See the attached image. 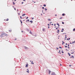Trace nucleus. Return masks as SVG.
<instances>
[{
    "instance_id": "obj_1",
    "label": "nucleus",
    "mask_w": 75,
    "mask_h": 75,
    "mask_svg": "<svg viewBox=\"0 0 75 75\" xmlns=\"http://www.w3.org/2000/svg\"><path fill=\"white\" fill-rule=\"evenodd\" d=\"M1 37H4V33H1V35H0Z\"/></svg>"
},
{
    "instance_id": "obj_2",
    "label": "nucleus",
    "mask_w": 75,
    "mask_h": 75,
    "mask_svg": "<svg viewBox=\"0 0 75 75\" xmlns=\"http://www.w3.org/2000/svg\"><path fill=\"white\" fill-rule=\"evenodd\" d=\"M7 35H8L7 34L4 33V36H5V37H7Z\"/></svg>"
},
{
    "instance_id": "obj_3",
    "label": "nucleus",
    "mask_w": 75,
    "mask_h": 75,
    "mask_svg": "<svg viewBox=\"0 0 75 75\" xmlns=\"http://www.w3.org/2000/svg\"><path fill=\"white\" fill-rule=\"evenodd\" d=\"M57 25H58V28H59V23H57Z\"/></svg>"
},
{
    "instance_id": "obj_4",
    "label": "nucleus",
    "mask_w": 75,
    "mask_h": 75,
    "mask_svg": "<svg viewBox=\"0 0 75 75\" xmlns=\"http://www.w3.org/2000/svg\"><path fill=\"white\" fill-rule=\"evenodd\" d=\"M26 31H30V30H28V28H26Z\"/></svg>"
},
{
    "instance_id": "obj_5",
    "label": "nucleus",
    "mask_w": 75,
    "mask_h": 75,
    "mask_svg": "<svg viewBox=\"0 0 75 75\" xmlns=\"http://www.w3.org/2000/svg\"><path fill=\"white\" fill-rule=\"evenodd\" d=\"M28 64H26L25 67H28Z\"/></svg>"
},
{
    "instance_id": "obj_6",
    "label": "nucleus",
    "mask_w": 75,
    "mask_h": 75,
    "mask_svg": "<svg viewBox=\"0 0 75 75\" xmlns=\"http://www.w3.org/2000/svg\"><path fill=\"white\" fill-rule=\"evenodd\" d=\"M68 54L69 55V56H71V54H70L69 53H68Z\"/></svg>"
},
{
    "instance_id": "obj_7",
    "label": "nucleus",
    "mask_w": 75,
    "mask_h": 75,
    "mask_svg": "<svg viewBox=\"0 0 75 75\" xmlns=\"http://www.w3.org/2000/svg\"><path fill=\"white\" fill-rule=\"evenodd\" d=\"M51 73V71H50V70H49V74H50Z\"/></svg>"
},
{
    "instance_id": "obj_8",
    "label": "nucleus",
    "mask_w": 75,
    "mask_h": 75,
    "mask_svg": "<svg viewBox=\"0 0 75 75\" xmlns=\"http://www.w3.org/2000/svg\"><path fill=\"white\" fill-rule=\"evenodd\" d=\"M25 49H28V47H27L25 46Z\"/></svg>"
},
{
    "instance_id": "obj_9",
    "label": "nucleus",
    "mask_w": 75,
    "mask_h": 75,
    "mask_svg": "<svg viewBox=\"0 0 75 75\" xmlns=\"http://www.w3.org/2000/svg\"><path fill=\"white\" fill-rule=\"evenodd\" d=\"M42 30L43 31H45V29L43 28Z\"/></svg>"
},
{
    "instance_id": "obj_10",
    "label": "nucleus",
    "mask_w": 75,
    "mask_h": 75,
    "mask_svg": "<svg viewBox=\"0 0 75 75\" xmlns=\"http://www.w3.org/2000/svg\"><path fill=\"white\" fill-rule=\"evenodd\" d=\"M30 23H33V21H30Z\"/></svg>"
},
{
    "instance_id": "obj_11",
    "label": "nucleus",
    "mask_w": 75,
    "mask_h": 75,
    "mask_svg": "<svg viewBox=\"0 0 75 75\" xmlns=\"http://www.w3.org/2000/svg\"><path fill=\"white\" fill-rule=\"evenodd\" d=\"M25 14H24L22 15V16H25Z\"/></svg>"
},
{
    "instance_id": "obj_12",
    "label": "nucleus",
    "mask_w": 75,
    "mask_h": 75,
    "mask_svg": "<svg viewBox=\"0 0 75 75\" xmlns=\"http://www.w3.org/2000/svg\"><path fill=\"white\" fill-rule=\"evenodd\" d=\"M27 72L29 73V70H28V71H26Z\"/></svg>"
},
{
    "instance_id": "obj_13",
    "label": "nucleus",
    "mask_w": 75,
    "mask_h": 75,
    "mask_svg": "<svg viewBox=\"0 0 75 75\" xmlns=\"http://www.w3.org/2000/svg\"><path fill=\"white\" fill-rule=\"evenodd\" d=\"M31 64H34V63H33V61H32Z\"/></svg>"
},
{
    "instance_id": "obj_14",
    "label": "nucleus",
    "mask_w": 75,
    "mask_h": 75,
    "mask_svg": "<svg viewBox=\"0 0 75 75\" xmlns=\"http://www.w3.org/2000/svg\"><path fill=\"white\" fill-rule=\"evenodd\" d=\"M29 33L30 34H32V33L31 32V30H30V32H29Z\"/></svg>"
},
{
    "instance_id": "obj_15",
    "label": "nucleus",
    "mask_w": 75,
    "mask_h": 75,
    "mask_svg": "<svg viewBox=\"0 0 75 75\" xmlns=\"http://www.w3.org/2000/svg\"><path fill=\"white\" fill-rule=\"evenodd\" d=\"M65 15V14L64 13H63L62 14V16H64V15Z\"/></svg>"
},
{
    "instance_id": "obj_16",
    "label": "nucleus",
    "mask_w": 75,
    "mask_h": 75,
    "mask_svg": "<svg viewBox=\"0 0 75 75\" xmlns=\"http://www.w3.org/2000/svg\"><path fill=\"white\" fill-rule=\"evenodd\" d=\"M57 31H58L57 32V33H58V32H59V30H58Z\"/></svg>"
},
{
    "instance_id": "obj_17",
    "label": "nucleus",
    "mask_w": 75,
    "mask_h": 75,
    "mask_svg": "<svg viewBox=\"0 0 75 75\" xmlns=\"http://www.w3.org/2000/svg\"><path fill=\"white\" fill-rule=\"evenodd\" d=\"M75 42V41H74L73 42L72 44H74V43Z\"/></svg>"
},
{
    "instance_id": "obj_18",
    "label": "nucleus",
    "mask_w": 75,
    "mask_h": 75,
    "mask_svg": "<svg viewBox=\"0 0 75 75\" xmlns=\"http://www.w3.org/2000/svg\"><path fill=\"white\" fill-rule=\"evenodd\" d=\"M67 38V35H65V38L66 39Z\"/></svg>"
},
{
    "instance_id": "obj_19",
    "label": "nucleus",
    "mask_w": 75,
    "mask_h": 75,
    "mask_svg": "<svg viewBox=\"0 0 75 75\" xmlns=\"http://www.w3.org/2000/svg\"><path fill=\"white\" fill-rule=\"evenodd\" d=\"M73 31H75V28H74L73 29Z\"/></svg>"
},
{
    "instance_id": "obj_20",
    "label": "nucleus",
    "mask_w": 75,
    "mask_h": 75,
    "mask_svg": "<svg viewBox=\"0 0 75 75\" xmlns=\"http://www.w3.org/2000/svg\"><path fill=\"white\" fill-rule=\"evenodd\" d=\"M75 52H73L71 53V54H73Z\"/></svg>"
},
{
    "instance_id": "obj_21",
    "label": "nucleus",
    "mask_w": 75,
    "mask_h": 75,
    "mask_svg": "<svg viewBox=\"0 0 75 75\" xmlns=\"http://www.w3.org/2000/svg\"><path fill=\"white\" fill-rule=\"evenodd\" d=\"M20 21L21 22V24H22V23H23V22H22V21H21V20H20Z\"/></svg>"
},
{
    "instance_id": "obj_22",
    "label": "nucleus",
    "mask_w": 75,
    "mask_h": 75,
    "mask_svg": "<svg viewBox=\"0 0 75 75\" xmlns=\"http://www.w3.org/2000/svg\"><path fill=\"white\" fill-rule=\"evenodd\" d=\"M44 7H46V5H45V4H44Z\"/></svg>"
},
{
    "instance_id": "obj_23",
    "label": "nucleus",
    "mask_w": 75,
    "mask_h": 75,
    "mask_svg": "<svg viewBox=\"0 0 75 75\" xmlns=\"http://www.w3.org/2000/svg\"><path fill=\"white\" fill-rule=\"evenodd\" d=\"M62 23L63 24H64V22H62Z\"/></svg>"
},
{
    "instance_id": "obj_24",
    "label": "nucleus",
    "mask_w": 75,
    "mask_h": 75,
    "mask_svg": "<svg viewBox=\"0 0 75 75\" xmlns=\"http://www.w3.org/2000/svg\"><path fill=\"white\" fill-rule=\"evenodd\" d=\"M72 57L73 58H74V57L73 56H72Z\"/></svg>"
},
{
    "instance_id": "obj_25",
    "label": "nucleus",
    "mask_w": 75,
    "mask_h": 75,
    "mask_svg": "<svg viewBox=\"0 0 75 75\" xmlns=\"http://www.w3.org/2000/svg\"><path fill=\"white\" fill-rule=\"evenodd\" d=\"M13 5H14V4H15V3H14V2H13Z\"/></svg>"
},
{
    "instance_id": "obj_26",
    "label": "nucleus",
    "mask_w": 75,
    "mask_h": 75,
    "mask_svg": "<svg viewBox=\"0 0 75 75\" xmlns=\"http://www.w3.org/2000/svg\"><path fill=\"white\" fill-rule=\"evenodd\" d=\"M65 47L66 48H67V47H68V46H66L65 45Z\"/></svg>"
},
{
    "instance_id": "obj_27",
    "label": "nucleus",
    "mask_w": 75,
    "mask_h": 75,
    "mask_svg": "<svg viewBox=\"0 0 75 75\" xmlns=\"http://www.w3.org/2000/svg\"><path fill=\"white\" fill-rule=\"evenodd\" d=\"M28 17H27L26 18V19H28Z\"/></svg>"
},
{
    "instance_id": "obj_28",
    "label": "nucleus",
    "mask_w": 75,
    "mask_h": 75,
    "mask_svg": "<svg viewBox=\"0 0 75 75\" xmlns=\"http://www.w3.org/2000/svg\"><path fill=\"white\" fill-rule=\"evenodd\" d=\"M59 48H60L61 49H62V47H59Z\"/></svg>"
},
{
    "instance_id": "obj_29",
    "label": "nucleus",
    "mask_w": 75,
    "mask_h": 75,
    "mask_svg": "<svg viewBox=\"0 0 75 75\" xmlns=\"http://www.w3.org/2000/svg\"><path fill=\"white\" fill-rule=\"evenodd\" d=\"M9 32H11V30H9Z\"/></svg>"
},
{
    "instance_id": "obj_30",
    "label": "nucleus",
    "mask_w": 75,
    "mask_h": 75,
    "mask_svg": "<svg viewBox=\"0 0 75 75\" xmlns=\"http://www.w3.org/2000/svg\"><path fill=\"white\" fill-rule=\"evenodd\" d=\"M27 21H28L29 22V21H30V20L29 19L27 20Z\"/></svg>"
},
{
    "instance_id": "obj_31",
    "label": "nucleus",
    "mask_w": 75,
    "mask_h": 75,
    "mask_svg": "<svg viewBox=\"0 0 75 75\" xmlns=\"http://www.w3.org/2000/svg\"><path fill=\"white\" fill-rule=\"evenodd\" d=\"M62 43H63L64 44V43H65V42H64V41H62Z\"/></svg>"
},
{
    "instance_id": "obj_32",
    "label": "nucleus",
    "mask_w": 75,
    "mask_h": 75,
    "mask_svg": "<svg viewBox=\"0 0 75 75\" xmlns=\"http://www.w3.org/2000/svg\"><path fill=\"white\" fill-rule=\"evenodd\" d=\"M8 20H9L8 19H7L6 20V21H8Z\"/></svg>"
},
{
    "instance_id": "obj_33",
    "label": "nucleus",
    "mask_w": 75,
    "mask_h": 75,
    "mask_svg": "<svg viewBox=\"0 0 75 75\" xmlns=\"http://www.w3.org/2000/svg\"><path fill=\"white\" fill-rule=\"evenodd\" d=\"M17 11H19V10H18V9H17Z\"/></svg>"
},
{
    "instance_id": "obj_34",
    "label": "nucleus",
    "mask_w": 75,
    "mask_h": 75,
    "mask_svg": "<svg viewBox=\"0 0 75 75\" xmlns=\"http://www.w3.org/2000/svg\"><path fill=\"white\" fill-rule=\"evenodd\" d=\"M56 49L57 50H58V47H57Z\"/></svg>"
},
{
    "instance_id": "obj_35",
    "label": "nucleus",
    "mask_w": 75,
    "mask_h": 75,
    "mask_svg": "<svg viewBox=\"0 0 75 75\" xmlns=\"http://www.w3.org/2000/svg\"><path fill=\"white\" fill-rule=\"evenodd\" d=\"M62 53L63 54H64V52H63V51H62Z\"/></svg>"
},
{
    "instance_id": "obj_36",
    "label": "nucleus",
    "mask_w": 75,
    "mask_h": 75,
    "mask_svg": "<svg viewBox=\"0 0 75 75\" xmlns=\"http://www.w3.org/2000/svg\"><path fill=\"white\" fill-rule=\"evenodd\" d=\"M42 9H44V7H42Z\"/></svg>"
},
{
    "instance_id": "obj_37",
    "label": "nucleus",
    "mask_w": 75,
    "mask_h": 75,
    "mask_svg": "<svg viewBox=\"0 0 75 75\" xmlns=\"http://www.w3.org/2000/svg\"><path fill=\"white\" fill-rule=\"evenodd\" d=\"M45 10H47V9H46V8H45Z\"/></svg>"
},
{
    "instance_id": "obj_38",
    "label": "nucleus",
    "mask_w": 75,
    "mask_h": 75,
    "mask_svg": "<svg viewBox=\"0 0 75 75\" xmlns=\"http://www.w3.org/2000/svg\"><path fill=\"white\" fill-rule=\"evenodd\" d=\"M20 18L21 19H22V17H21V16H20Z\"/></svg>"
},
{
    "instance_id": "obj_39",
    "label": "nucleus",
    "mask_w": 75,
    "mask_h": 75,
    "mask_svg": "<svg viewBox=\"0 0 75 75\" xmlns=\"http://www.w3.org/2000/svg\"><path fill=\"white\" fill-rule=\"evenodd\" d=\"M48 21H50V19H48Z\"/></svg>"
},
{
    "instance_id": "obj_40",
    "label": "nucleus",
    "mask_w": 75,
    "mask_h": 75,
    "mask_svg": "<svg viewBox=\"0 0 75 75\" xmlns=\"http://www.w3.org/2000/svg\"><path fill=\"white\" fill-rule=\"evenodd\" d=\"M62 30H63V31H64V29L62 28Z\"/></svg>"
},
{
    "instance_id": "obj_41",
    "label": "nucleus",
    "mask_w": 75,
    "mask_h": 75,
    "mask_svg": "<svg viewBox=\"0 0 75 75\" xmlns=\"http://www.w3.org/2000/svg\"><path fill=\"white\" fill-rule=\"evenodd\" d=\"M23 3H24V2H22V3H21V4H23Z\"/></svg>"
},
{
    "instance_id": "obj_42",
    "label": "nucleus",
    "mask_w": 75,
    "mask_h": 75,
    "mask_svg": "<svg viewBox=\"0 0 75 75\" xmlns=\"http://www.w3.org/2000/svg\"><path fill=\"white\" fill-rule=\"evenodd\" d=\"M33 19H34V18H32V20H33Z\"/></svg>"
},
{
    "instance_id": "obj_43",
    "label": "nucleus",
    "mask_w": 75,
    "mask_h": 75,
    "mask_svg": "<svg viewBox=\"0 0 75 75\" xmlns=\"http://www.w3.org/2000/svg\"><path fill=\"white\" fill-rule=\"evenodd\" d=\"M56 30H58V28H56Z\"/></svg>"
},
{
    "instance_id": "obj_44",
    "label": "nucleus",
    "mask_w": 75,
    "mask_h": 75,
    "mask_svg": "<svg viewBox=\"0 0 75 75\" xmlns=\"http://www.w3.org/2000/svg\"><path fill=\"white\" fill-rule=\"evenodd\" d=\"M14 10H16V9L15 8H14Z\"/></svg>"
},
{
    "instance_id": "obj_45",
    "label": "nucleus",
    "mask_w": 75,
    "mask_h": 75,
    "mask_svg": "<svg viewBox=\"0 0 75 75\" xmlns=\"http://www.w3.org/2000/svg\"><path fill=\"white\" fill-rule=\"evenodd\" d=\"M67 44H67V43H66V45H67Z\"/></svg>"
},
{
    "instance_id": "obj_46",
    "label": "nucleus",
    "mask_w": 75,
    "mask_h": 75,
    "mask_svg": "<svg viewBox=\"0 0 75 75\" xmlns=\"http://www.w3.org/2000/svg\"><path fill=\"white\" fill-rule=\"evenodd\" d=\"M59 19H62V17H61V18H59Z\"/></svg>"
},
{
    "instance_id": "obj_47",
    "label": "nucleus",
    "mask_w": 75,
    "mask_h": 75,
    "mask_svg": "<svg viewBox=\"0 0 75 75\" xmlns=\"http://www.w3.org/2000/svg\"><path fill=\"white\" fill-rule=\"evenodd\" d=\"M48 28H50V26H48Z\"/></svg>"
},
{
    "instance_id": "obj_48",
    "label": "nucleus",
    "mask_w": 75,
    "mask_h": 75,
    "mask_svg": "<svg viewBox=\"0 0 75 75\" xmlns=\"http://www.w3.org/2000/svg\"><path fill=\"white\" fill-rule=\"evenodd\" d=\"M68 40H70V38H69Z\"/></svg>"
},
{
    "instance_id": "obj_49",
    "label": "nucleus",
    "mask_w": 75,
    "mask_h": 75,
    "mask_svg": "<svg viewBox=\"0 0 75 75\" xmlns=\"http://www.w3.org/2000/svg\"><path fill=\"white\" fill-rule=\"evenodd\" d=\"M58 53H59V54H61V52H58Z\"/></svg>"
},
{
    "instance_id": "obj_50",
    "label": "nucleus",
    "mask_w": 75,
    "mask_h": 75,
    "mask_svg": "<svg viewBox=\"0 0 75 75\" xmlns=\"http://www.w3.org/2000/svg\"><path fill=\"white\" fill-rule=\"evenodd\" d=\"M55 16H57V14H55Z\"/></svg>"
},
{
    "instance_id": "obj_51",
    "label": "nucleus",
    "mask_w": 75,
    "mask_h": 75,
    "mask_svg": "<svg viewBox=\"0 0 75 75\" xmlns=\"http://www.w3.org/2000/svg\"><path fill=\"white\" fill-rule=\"evenodd\" d=\"M48 25L49 26H50V24H48Z\"/></svg>"
},
{
    "instance_id": "obj_52",
    "label": "nucleus",
    "mask_w": 75,
    "mask_h": 75,
    "mask_svg": "<svg viewBox=\"0 0 75 75\" xmlns=\"http://www.w3.org/2000/svg\"><path fill=\"white\" fill-rule=\"evenodd\" d=\"M18 15H20V13H18Z\"/></svg>"
},
{
    "instance_id": "obj_53",
    "label": "nucleus",
    "mask_w": 75,
    "mask_h": 75,
    "mask_svg": "<svg viewBox=\"0 0 75 75\" xmlns=\"http://www.w3.org/2000/svg\"><path fill=\"white\" fill-rule=\"evenodd\" d=\"M70 44H72V43L70 42Z\"/></svg>"
},
{
    "instance_id": "obj_54",
    "label": "nucleus",
    "mask_w": 75,
    "mask_h": 75,
    "mask_svg": "<svg viewBox=\"0 0 75 75\" xmlns=\"http://www.w3.org/2000/svg\"><path fill=\"white\" fill-rule=\"evenodd\" d=\"M54 26H55V25H56V24H54Z\"/></svg>"
},
{
    "instance_id": "obj_55",
    "label": "nucleus",
    "mask_w": 75,
    "mask_h": 75,
    "mask_svg": "<svg viewBox=\"0 0 75 75\" xmlns=\"http://www.w3.org/2000/svg\"><path fill=\"white\" fill-rule=\"evenodd\" d=\"M67 40H69L68 39V38L67 39Z\"/></svg>"
},
{
    "instance_id": "obj_56",
    "label": "nucleus",
    "mask_w": 75,
    "mask_h": 75,
    "mask_svg": "<svg viewBox=\"0 0 75 75\" xmlns=\"http://www.w3.org/2000/svg\"><path fill=\"white\" fill-rule=\"evenodd\" d=\"M69 67H71V65H69Z\"/></svg>"
},
{
    "instance_id": "obj_57",
    "label": "nucleus",
    "mask_w": 75,
    "mask_h": 75,
    "mask_svg": "<svg viewBox=\"0 0 75 75\" xmlns=\"http://www.w3.org/2000/svg\"><path fill=\"white\" fill-rule=\"evenodd\" d=\"M61 32H63V30H61Z\"/></svg>"
},
{
    "instance_id": "obj_58",
    "label": "nucleus",
    "mask_w": 75,
    "mask_h": 75,
    "mask_svg": "<svg viewBox=\"0 0 75 75\" xmlns=\"http://www.w3.org/2000/svg\"><path fill=\"white\" fill-rule=\"evenodd\" d=\"M68 45V47H69V45Z\"/></svg>"
},
{
    "instance_id": "obj_59",
    "label": "nucleus",
    "mask_w": 75,
    "mask_h": 75,
    "mask_svg": "<svg viewBox=\"0 0 75 75\" xmlns=\"http://www.w3.org/2000/svg\"><path fill=\"white\" fill-rule=\"evenodd\" d=\"M52 25H54V24H52Z\"/></svg>"
},
{
    "instance_id": "obj_60",
    "label": "nucleus",
    "mask_w": 75,
    "mask_h": 75,
    "mask_svg": "<svg viewBox=\"0 0 75 75\" xmlns=\"http://www.w3.org/2000/svg\"><path fill=\"white\" fill-rule=\"evenodd\" d=\"M60 66H61L62 65H61V64H60Z\"/></svg>"
},
{
    "instance_id": "obj_61",
    "label": "nucleus",
    "mask_w": 75,
    "mask_h": 75,
    "mask_svg": "<svg viewBox=\"0 0 75 75\" xmlns=\"http://www.w3.org/2000/svg\"><path fill=\"white\" fill-rule=\"evenodd\" d=\"M26 22H27H27H28L27 20H26Z\"/></svg>"
},
{
    "instance_id": "obj_62",
    "label": "nucleus",
    "mask_w": 75,
    "mask_h": 75,
    "mask_svg": "<svg viewBox=\"0 0 75 75\" xmlns=\"http://www.w3.org/2000/svg\"><path fill=\"white\" fill-rule=\"evenodd\" d=\"M59 52H61V50H59Z\"/></svg>"
},
{
    "instance_id": "obj_63",
    "label": "nucleus",
    "mask_w": 75,
    "mask_h": 75,
    "mask_svg": "<svg viewBox=\"0 0 75 75\" xmlns=\"http://www.w3.org/2000/svg\"><path fill=\"white\" fill-rule=\"evenodd\" d=\"M68 48H69V47H68Z\"/></svg>"
},
{
    "instance_id": "obj_64",
    "label": "nucleus",
    "mask_w": 75,
    "mask_h": 75,
    "mask_svg": "<svg viewBox=\"0 0 75 75\" xmlns=\"http://www.w3.org/2000/svg\"><path fill=\"white\" fill-rule=\"evenodd\" d=\"M42 13H43V10L42 11Z\"/></svg>"
}]
</instances>
